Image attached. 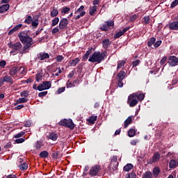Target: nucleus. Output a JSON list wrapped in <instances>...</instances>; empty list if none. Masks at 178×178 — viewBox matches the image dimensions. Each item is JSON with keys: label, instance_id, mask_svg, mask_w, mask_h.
Segmentation results:
<instances>
[{"label": "nucleus", "instance_id": "obj_1", "mask_svg": "<svg viewBox=\"0 0 178 178\" xmlns=\"http://www.w3.org/2000/svg\"><path fill=\"white\" fill-rule=\"evenodd\" d=\"M19 41L24 45L22 47V51H20V54H26L27 52V49H30V47L33 45V38L30 37L29 35V31H24L19 32L17 35Z\"/></svg>", "mask_w": 178, "mask_h": 178}, {"label": "nucleus", "instance_id": "obj_2", "mask_svg": "<svg viewBox=\"0 0 178 178\" xmlns=\"http://www.w3.org/2000/svg\"><path fill=\"white\" fill-rule=\"evenodd\" d=\"M108 52L106 51H95L91 56H90L88 61L92 63H101L103 60H105V56H106Z\"/></svg>", "mask_w": 178, "mask_h": 178}, {"label": "nucleus", "instance_id": "obj_3", "mask_svg": "<svg viewBox=\"0 0 178 178\" xmlns=\"http://www.w3.org/2000/svg\"><path fill=\"white\" fill-rule=\"evenodd\" d=\"M58 124L60 126H63L64 127H67L68 129H70V130L74 129V123H73V120L72 119H63L61 120Z\"/></svg>", "mask_w": 178, "mask_h": 178}, {"label": "nucleus", "instance_id": "obj_4", "mask_svg": "<svg viewBox=\"0 0 178 178\" xmlns=\"http://www.w3.org/2000/svg\"><path fill=\"white\" fill-rule=\"evenodd\" d=\"M8 47L9 48H10V49H13V51H10V54H13L14 52H19L20 54V51L23 49H22L23 47V45L22 44V43H20V42H17L15 43L9 42Z\"/></svg>", "mask_w": 178, "mask_h": 178}, {"label": "nucleus", "instance_id": "obj_5", "mask_svg": "<svg viewBox=\"0 0 178 178\" xmlns=\"http://www.w3.org/2000/svg\"><path fill=\"white\" fill-rule=\"evenodd\" d=\"M113 26H115V22L113 20H108L102 24L99 29L102 31H108V30H112Z\"/></svg>", "mask_w": 178, "mask_h": 178}, {"label": "nucleus", "instance_id": "obj_6", "mask_svg": "<svg viewBox=\"0 0 178 178\" xmlns=\"http://www.w3.org/2000/svg\"><path fill=\"white\" fill-rule=\"evenodd\" d=\"M136 95L133 93L128 96L127 104L130 108H133L138 104V100L136 98Z\"/></svg>", "mask_w": 178, "mask_h": 178}, {"label": "nucleus", "instance_id": "obj_7", "mask_svg": "<svg viewBox=\"0 0 178 178\" xmlns=\"http://www.w3.org/2000/svg\"><path fill=\"white\" fill-rule=\"evenodd\" d=\"M52 87V82L45 81L38 85V91H44V90H49Z\"/></svg>", "mask_w": 178, "mask_h": 178}, {"label": "nucleus", "instance_id": "obj_8", "mask_svg": "<svg viewBox=\"0 0 178 178\" xmlns=\"http://www.w3.org/2000/svg\"><path fill=\"white\" fill-rule=\"evenodd\" d=\"M99 172H101V165H95L90 168L89 175L90 176H99Z\"/></svg>", "mask_w": 178, "mask_h": 178}, {"label": "nucleus", "instance_id": "obj_9", "mask_svg": "<svg viewBox=\"0 0 178 178\" xmlns=\"http://www.w3.org/2000/svg\"><path fill=\"white\" fill-rule=\"evenodd\" d=\"M159 159H161V154H159L158 152H156L153 154L152 158L150 159L147 163H149V165H152V163L159 162Z\"/></svg>", "mask_w": 178, "mask_h": 178}, {"label": "nucleus", "instance_id": "obj_10", "mask_svg": "<svg viewBox=\"0 0 178 178\" xmlns=\"http://www.w3.org/2000/svg\"><path fill=\"white\" fill-rule=\"evenodd\" d=\"M67 24H69V20L67 18H63L60 20L58 28L60 30H65L67 27Z\"/></svg>", "mask_w": 178, "mask_h": 178}, {"label": "nucleus", "instance_id": "obj_11", "mask_svg": "<svg viewBox=\"0 0 178 178\" xmlns=\"http://www.w3.org/2000/svg\"><path fill=\"white\" fill-rule=\"evenodd\" d=\"M168 63L170 65V66H176V65H177L178 63V58L177 57L175 56H170L168 58Z\"/></svg>", "mask_w": 178, "mask_h": 178}, {"label": "nucleus", "instance_id": "obj_12", "mask_svg": "<svg viewBox=\"0 0 178 178\" xmlns=\"http://www.w3.org/2000/svg\"><path fill=\"white\" fill-rule=\"evenodd\" d=\"M111 44L112 41H111L109 39H104L102 42V47L104 49H108Z\"/></svg>", "mask_w": 178, "mask_h": 178}, {"label": "nucleus", "instance_id": "obj_13", "mask_svg": "<svg viewBox=\"0 0 178 178\" xmlns=\"http://www.w3.org/2000/svg\"><path fill=\"white\" fill-rule=\"evenodd\" d=\"M38 59L40 60H44V59H49V54L48 53H40L38 54Z\"/></svg>", "mask_w": 178, "mask_h": 178}, {"label": "nucleus", "instance_id": "obj_14", "mask_svg": "<svg viewBox=\"0 0 178 178\" xmlns=\"http://www.w3.org/2000/svg\"><path fill=\"white\" fill-rule=\"evenodd\" d=\"M22 69H23V67H21L20 68H19V67H13L9 71L10 76H15V74Z\"/></svg>", "mask_w": 178, "mask_h": 178}, {"label": "nucleus", "instance_id": "obj_15", "mask_svg": "<svg viewBox=\"0 0 178 178\" xmlns=\"http://www.w3.org/2000/svg\"><path fill=\"white\" fill-rule=\"evenodd\" d=\"M152 173L153 175V177H154H154H158V176H159V173H161V168H159V167H158V166H155L153 168Z\"/></svg>", "mask_w": 178, "mask_h": 178}, {"label": "nucleus", "instance_id": "obj_16", "mask_svg": "<svg viewBox=\"0 0 178 178\" xmlns=\"http://www.w3.org/2000/svg\"><path fill=\"white\" fill-rule=\"evenodd\" d=\"M170 30H178V21L169 23Z\"/></svg>", "mask_w": 178, "mask_h": 178}, {"label": "nucleus", "instance_id": "obj_17", "mask_svg": "<svg viewBox=\"0 0 178 178\" xmlns=\"http://www.w3.org/2000/svg\"><path fill=\"white\" fill-rule=\"evenodd\" d=\"M133 122V119L131 118V116H129L126 120L124 122V129H127L129 124H131V122Z\"/></svg>", "mask_w": 178, "mask_h": 178}, {"label": "nucleus", "instance_id": "obj_18", "mask_svg": "<svg viewBox=\"0 0 178 178\" xmlns=\"http://www.w3.org/2000/svg\"><path fill=\"white\" fill-rule=\"evenodd\" d=\"M10 6L9 4H3L0 6V13H3V12H6L9 10V8Z\"/></svg>", "mask_w": 178, "mask_h": 178}, {"label": "nucleus", "instance_id": "obj_19", "mask_svg": "<svg viewBox=\"0 0 178 178\" xmlns=\"http://www.w3.org/2000/svg\"><path fill=\"white\" fill-rule=\"evenodd\" d=\"M126 77V72L124 71H120L117 75V80H124Z\"/></svg>", "mask_w": 178, "mask_h": 178}, {"label": "nucleus", "instance_id": "obj_20", "mask_svg": "<svg viewBox=\"0 0 178 178\" xmlns=\"http://www.w3.org/2000/svg\"><path fill=\"white\" fill-rule=\"evenodd\" d=\"M142 178H154V175L151 171H146L142 175Z\"/></svg>", "mask_w": 178, "mask_h": 178}, {"label": "nucleus", "instance_id": "obj_21", "mask_svg": "<svg viewBox=\"0 0 178 178\" xmlns=\"http://www.w3.org/2000/svg\"><path fill=\"white\" fill-rule=\"evenodd\" d=\"M2 79L4 81V83H10V84H13V79L11 78V76L6 75L3 76Z\"/></svg>", "mask_w": 178, "mask_h": 178}, {"label": "nucleus", "instance_id": "obj_22", "mask_svg": "<svg viewBox=\"0 0 178 178\" xmlns=\"http://www.w3.org/2000/svg\"><path fill=\"white\" fill-rule=\"evenodd\" d=\"M134 95H136V96H134L135 98L138 99V101H143L144 98H145V95L143 93H133Z\"/></svg>", "mask_w": 178, "mask_h": 178}, {"label": "nucleus", "instance_id": "obj_23", "mask_svg": "<svg viewBox=\"0 0 178 178\" xmlns=\"http://www.w3.org/2000/svg\"><path fill=\"white\" fill-rule=\"evenodd\" d=\"M133 168H134V165H133V164L127 163V165H125L124 166L123 170H124V172H130V170H131V169H133Z\"/></svg>", "mask_w": 178, "mask_h": 178}, {"label": "nucleus", "instance_id": "obj_24", "mask_svg": "<svg viewBox=\"0 0 178 178\" xmlns=\"http://www.w3.org/2000/svg\"><path fill=\"white\" fill-rule=\"evenodd\" d=\"M97 9L98 6H90L89 8V15H90V16H94V13L97 12Z\"/></svg>", "mask_w": 178, "mask_h": 178}, {"label": "nucleus", "instance_id": "obj_25", "mask_svg": "<svg viewBox=\"0 0 178 178\" xmlns=\"http://www.w3.org/2000/svg\"><path fill=\"white\" fill-rule=\"evenodd\" d=\"M178 166V162L176 161L175 160H170V163H169V168L170 169H173L175 168H177Z\"/></svg>", "mask_w": 178, "mask_h": 178}, {"label": "nucleus", "instance_id": "obj_26", "mask_svg": "<svg viewBox=\"0 0 178 178\" xmlns=\"http://www.w3.org/2000/svg\"><path fill=\"white\" fill-rule=\"evenodd\" d=\"M38 15L35 16V18L34 20H32V22L31 23V26L33 27V29H37L38 27Z\"/></svg>", "mask_w": 178, "mask_h": 178}, {"label": "nucleus", "instance_id": "obj_27", "mask_svg": "<svg viewBox=\"0 0 178 178\" xmlns=\"http://www.w3.org/2000/svg\"><path fill=\"white\" fill-rule=\"evenodd\" d=\"M29 99H27L26 97L19 98L16 103L14 104V106H16V105H19V104H24L25 102H27Z\"/></svg>", "mask_w": 178, "mask_h": 178}, {"label": "nucleus", "instance_id": "obj_28", "mask_svg": "<svg viewBox=\"0 0 178 178\" xmlns=\"http://www.w3.org/2000/svg\"><path fill=\"white\" fill-rule=\"evenodd\" d=\"M49 138L52 140V141H56V140H58V134L54 132L50 133Z\"/></svg>", "mask_w": 178, "mask_h": 178}, {"label": "nucleus", "instance_id": "obj_29", "mask_svg": "<svg viewBox=\"0 0 178 178\" xmlns=\"http://www.w3.org/2000/svg\"><path fill=\"white\" fill-rule=\"evenodd\" d=\"M44 146L42 144V140H38L35 145V148L37 150L41 149V147Z\"/></svg>", "mask_w": 178, "mask_h": 178}, {"label": "nucleus", "instance_id": "obj_30", "mask_svg": "<svg viewBox=\"0 0 178 178\" xmlns=\"http://www.w3.org/2000/svg\"><path fill=\"white\" fill-rule=\"evenodd\" d=\"M79 62H80V59L79 58H76L75 59L70 60V66H77V63H79Z\"/></svg>", "mask_w": 178, "mask_h": 178}, {"label": "nucleus", "instance_id": "obj_31", "mask_svg": "<svg viewBox=\"0 0 178 178\" xmlns=\"http://www.w3.org/2000/svg\"><path fill=\"white\" fill-rule=\"evenodd\" d=\"M97 116H90L87 121L90 124H94L95 123V121H97Z\"/></svg>", "mask_w": 178, "mask_h": 178}, {"label": "nucleus", "instance_id": "obj_32", "mask_svg": "<svg viewBox=\"0 0 178 178\" xmlns=\"http://www.w3.org/2000/svg\"><path fill=\"white\" fill-rule=\"evenodd\" d=\"M155 41H156V38H151L147 42V47H152L155 44Z\"/></svg>", "mask_w": 178, "mask_h": 178}, {"label": "nucleus", "instance_id": "obj_33", "mask_svg": "<svg viewBox=\"0 0 178 178\" xmlns=\"http://www.w3.org/2000/svg\"><path fill=\"white\" fill-rule=\"evenodd\" d=\"M49 156V153L47 151H42L39 154L40 158H48Z\"/></svg>", "mask_w": 178, "mask_h": 178}, {"label": "nucleus", "instance_id": "obj_34", "mask_svg": "<svg viewBox=\"0 0 178 178\" xmlns=\"http://www.w3.org/2000/svg\"><path fill=\"white\" fill-rule=\"evenodd\" d=\"M32 22H33V17H31V15H28L26 17L24 23H26V24H31Z\"/></svg>", "mask_w": 178, "mask_h": 178}, {"label": "nucleus", "instance_id": "obj_35", "mask_svg": "<svg viewBox=\"0 0 178 178\" xmlns=\"http://www.w3.org/2000/svg\"><path fill=\"white\" fill-rule=\"evenodd\" d=\"M59 15V12L57 9L53 8V10L51 12L50 16L51 17H56Z\"/></svg>", "mask_w": 178, "mask_h": 178}, {"label": "nucleus", "instance_id": "obj_36", "mask_svg": "<svg viewBox=\"0 0 178 178\" xmlns=\"http://www.w3.org/2000/svg\"><path fill=\"white\" fill-rule=\"evenodd\" d=\"M129 137H134L136 136V130L134 129H131L128 131Z\"/></svg>", "mask_w": 178, "mask_h": 178}, {"label": "nucleus", "instance_id": "obj_37", "mask_svg": "<svg viewBox=\"0 0 178 178\" xmlns=\"http://www.w3.org/2000/svg\"><path fill=\"white\" fill-rule=\"evenodd\" d=\"M29 168V165L26 163H23L22 164L19 165V168L21 170H26Z\"/></svg>", "mask_w": 178, "mask_h": 178}, {"label": "nucleus", "instance_id": "obj_38", "mask_svg": "<svg viewBox=\"0 0 178 178\" xmlns=\"http://www.w3.org/2000/svg\"><path fill=\"white\" fill-rule=\"evenodd\" d=\"M26 134V132L24 131H21L15 135H14L13 138H20V137H23Z\"/></svg>", "mask_w": 178, "mask_h": 178}, {"label": "nucleus", "instance_id": "obj_39", "mask_svg": "<svg viewBox=\"0 0 178 178\" xmlns=\"http://www.w3.org/2000/svg\"><path fill=\"white\" fill-rule=\"evenodd\" d=\"M51 26L55 27L59 23V17H56L55 19H52Z\"/></svg>", "mask_w": 178, "mask_h": 178}, {"label": "nucleus", "instance_id": "obj_40", "mask_svg": "<svg viewBox=\"0 0 178 178\" xmlns=\"http://www.w3.org/2000/svg\"><path fill=\"white\" fill-rule=\"evenodd\" d=\"M125 64L126 61L124 60L119 61L117 66L118 69H121V67H123V66H124Z\"/></svg>", "mask_w": 178, "mask_h": 178}, {"label": "nucleus", "instance_id": "obj_41", "mask_svg": "<svg viewBox=\"0 0 178 178\" xmlns=\"http://www.w3.org/2000/svg\"><path fill=\"white\" fill-rule=\"evenodd\" d=\"M35 79H36V81H38V83H40L41 80H42V75L40 73H38L35 75Z\"/></svg>", "mask_w": 178, "mask_h": 178}, {"label": "nucleus", "instance_id": "obj_42", "mask_svg": "<svg viewBox=\"0 0 178 178\" xmlns=\"http://www.w3.org/2000/svg\"><path fill=\"white\" fill-rule=\"evenodd\" d=\"M70 10V8L65 6L61 10V13L66 15V13H67Z\"/></svg>", "mask_w": 178, "mask_h": 178}, {"label": "nucleus", "instance_id": "obj_43", "mask_svg": "<svg viewBox=\"0 0 178 178\" xmlns=\"http://www.w3.org/2000/svg\"><path fill=\"white\" fill-rule=\"evenodd\" d=\"M123 34V32L122 31H120L114 35V38H120V37H122Z\"/></svg>", "mask_w": 178, "mask_h": 178}, {"label": "nucleus", "instance_id": "obj_44", "mask_svg": "<svg viewBox=\"0 0 178 178\" xmlns=\"http://www.w3.org/2000/svg\"><path fill=\"white\" fill-rule=\"evenodd\" d=\"M117 86L120 88H122V87H123V86H124L123 80L117 79Z\"/></svg>", "mask_w": 178, "mask_h": 178}, {"label": "nucleus", "instance_id": "obj_45", "mask_svg": "<svg viewBox=\"0 0 178 178\" xmlns=\"http://www.w3.org/2000/svg\"><path fill=\"white\" fill-rule=\"evenodd\" d=\"M51 156L54 159H58V156H59V152H54L51 154Z\"/></svg>", "mask_w": 178, "mask_h": 178}, {"label": "nucleus", "instance_id": "obj_46", "mask_svg": "<svg viewBox=\"0 0 178 178\" xmlns=\"http://www.w3.org/2000/svg\"><path fill=\"white\" fill-rule=\"evenodd\" d=\"M140 62H141L140 60H136L135 61H133L132 63V67H136L140 65Z\"/></svg>", "mask_w": 178, "mask_h": 178}, {"label": "nucleus", "instance_id": "obj_47", "mask_svg": "<svg viewBox=\"0 0 178 178\" xmlns=\"http://www.w3.org/2000/svg\"><path fill=\"white\" fill-rule=\"evenodd\" d=\"M65 90H66V87H61L57 90L56 92L57 94H62V92H65Z\"/></svg>", "mask_w": 178, "mask_h": 178}, {"label": "nucleus", "instance_id": "obj_48", "mask_svg": "<svg viewBox=\"0 0 178 178\" xmlns=\"http://www.w3.org/2000/svg\"><path fill=\"white\" fill-rule=\"evenodd\" d=\"M161 44H162V40L154 42V48H159V47H161Z\"/></svg>", "mask_w": 178, "mask_h": 178}, {"label": "nucleus", "instance_id": "obj_49", "mask_svg": "<svg viewBox=\"0 0 178 178\" xmlns=\"http://www.w3.org/2000/svg\"><path fill=\"white\" fill-rule=\"evenodd\" d=\"M24 141H26V140L24 138H22L15 140L16 144H22V143H24Z\"/></svg>", "mask_w": 178, "mask_h": 178}, {"label": "nucleus", "instance_id": "obj_50", "mask_svg": "<svg viewBox=\"0 0 178 178\" xmlns=\"http://www.w3.org/2000/svg\"><path fill=\"white\" fill-rule=\"evenodd\" d=\"M20 95H21V97H29V91L24 90L23 92H20Z\"/></svg>", "mask_w": 178, "mask_h": 178}, {"label": "nucleus", "instance_id": "obj_51", "mask_svg": "<svg viewBox=\"0 0 178 178\" xmlns=\"http://www.w3.org/2000/svg\"><path fill=\"white\" fill-rule=\"evenodd\" d=\"M47 94H48V91L40 92L38 93V97H40V98H42V97H45Z\"/></svg>", "mask_w": 178, "mask_h": 178}, {"label": "nucleus", "instance_id": "obj_52", "mask_svg": "<svg viewBox=\"0 0 178 178\" xmlns=\"http://www.w3.org/2000/svg\"><path fill=\"white\" fill-rule=\"evenodd\" d=\"M64 58L63 56L59 55L56 57V62H62Z\"/></svg>", "mask_w": 178, "mask_h": 178}, {"label": "nucleus", "instance_id": "obj_53", "mask_svg": "<svg viewBox=\"0 0 178 178\" xmlns=\"http://www.w3.org/2000/svg\"><path fill=\"white\" fill-rule=\"evenodd\" d=\"M178 4V0H175L171 3L170 8H175V6H177Z\"/></svg>", "mask_w": 178, "mask_h": 178}, {"label": "nucleus", "instance_id": "obj_54", "mask_svg": "<svg viewBox=\"0 0 178 178\" xmlns=\"http://www.w3.org/2000/svg\"><path fill=\"white\" fill-rule=\"evenodd\" d=\"M168 60V57L164 56L161 60H160V64L161 65H165L166 63V61Z\"/></svg>", "mask_w": 178, "mask_h": 178}, {"label": "nucleus", "instance_id": "obj_55", "mask_svg": "<svg viewBox=\"0 0 178 178\" xmlns=\"http://www.w3.org/2000/svg\"><path fill=\"white\" fill-rule=\"evenodd\" d=\"M137 143H140V140L138 139H134L130 142V144L131 145H137Z\"/></svg>", "mask_w": 178, "mask_h": 178}, {"label": "nucleus", "instance_id": "obj_56", "mask_svg": "<svg viewBox=\"0 0 178 178\" xmlns=\"http://www.w3.org/2000/svg\"><path fill=\"white\" fill-rule=\"evenodd\" d=\"M144 23L145 24H149V16H145L144 17Z\"/></svg>", "mask_w": 178, "mask_h": 178}, {"label": "nucleus", "instance_id": "obj_57", "mask_svg": "<svg viewBox=\"0 0 178 178\" xmlns=\"http://www.w3.org/2000/svg\"><path fill=\"white\" fill-rule=\"evenodd\" d=\"M12 147V143L8 142L6 144V145L4 146L5 149H9V148Z\"/></svg>", "mask_w": 178, "mask_h": 178}, {"label": "nucleus", "instance_id": "obj_58", "mask_svg": "<svg viewBox=\"0 0 178 178\" xmlns=\"http://www.w3.org/2000/svg\"><path fill=\"white\" fill-rule=\"evenodd\" d=\"M22 27H23V24H17L14 27V30H15V31H17V30H20Z\"/></svg>", "mask_w": 178, "mask_h": 178}, {"label": "nucleus", "instance_id": "obj_59", "mask_svg": "<svg viewBox=\"0 0 178 178\" xmlns=\"http://www.w3.org/2000/svg\"><path fill=\"white\" fill-rule=\"evenodd\" d=\"M56 33H59V28L54 27L51 31V34H56Z\"/></svg>", "mask_w": 178, "mask_h": 178}, {"label": "nucleus", "instance_id": "obj_60", "mask_svg": "<svg viewBox=\"0 0 178 178\" xmlns=\"http://www.w3.org/2000/svg\"><path fill=\"white\" fill-rule=\"evenodd\" d=\"M74 73H76V70H72V71L67 75L68 79H72V77H73V76H74Z\"/></svg>", "mask_w": 178, "mask_h": 178}, {"label": "nucleus", "instance_id": "obj_61", "mask_svg": "<svg viewBox=\"0 0 178 178\" xmlns=\"http://www.w3.org/2000/svg\"><path fill=\"white\" fill-rule=\"evenodd\" d=\"M130 22H135V20H137V15H134L130 17L129 18Z\"/></svg>", "mask_w": 178, "mask_h": 178}, {"label": "nucleus", "instance_id": "obj_62", "mask_svg": "<svg viewBox=\"0 0 178 178\" xmlns=\"http://www.w3.org/2000/svg\"><path fill=\"white\" fill-rule=\"evenodd\" d=\"M83 10H84V6H81L80 8L75 11V13H79V12H82Z\"/></svg>", "mask_w": 178, "mask_h": 178}, {"label": "nucleus", "instance_id": "obj_63", "mask_svg": "<svg viewBox=\"0 0 178 178\" xmlns=\"http://www.w3.org/2000/svg\"><path fill=\"white\" fill-rule=\"evenodd\" d=\"M0 66L1 67H5V66H6V61L3 60L0 61Z\"/></svg>", "mask_w": 178, "mask_h": 178}, {"label": "nucleus", "instance_id": "obj_64", "mask_svg": "<svg viewBox=\"0 0 178 178\" xmlns=\"http://www.w3.org/2000/svg\"><path fill=\"white\" fill-rule=\"evenodd\" d=\"M6 178H17V177L15 175H9Z\"/></svg>", "mask_w": 178, "mask_h": 178}]
</instances>
